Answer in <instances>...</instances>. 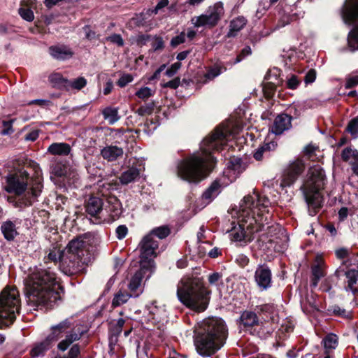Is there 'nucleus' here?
I'll return each mask as SVG.
<instances>
[{
	"label": "nucleus",
	"mask_w": 358,
	"mask_h": 358,
	"mask_svg": "<svg viewBox=\"0 0 358 358\" xmlns=\"http://www.w3.org/2000/svg\"><path fill=\"white\" fill-rule=\"evenodd\" d=\"M225 138L224 131L217 128L202 141L201 149L205 157L193 153L180 159V179L190 184L198 185L208 178L217 164V159L211 152L221 148L220 143Z\"/></svg>",
	"instance_id": "f257e3e1"
},
{
	"label": "nucleus",
	"mask_w": 358,
	"mask_h": 358,
	"mask_svg": "<svg viewBox=\"0 0 358 358\" xmlns=\"http://www.w3.org/2000/svg\"><path fill=\"white\" fill-rule=\"evenodd\" d=\"M29 299L38 304L52 306L60 299L62 287L55 273L50 268H37L24 280Z\"/></svg>",
	"instance_id": "f03ea898"
},
{
	"label": "nucleus",
	"mask_w": 358,
	"mask_h": 358,
	"mask_svg": "<svg viewBox=\"0 0 358 358\" xmlns=\"http://www.w3.org/2000/svg\"><path fill=\"white\" fill-rule=\"evenodd\" d=\"M194 334L196 352L201 356L210 357L216 353L225 343L228 329L222 318L211 317L199 323Z\"/></svg>",
	"instance_id": "7ed1b4c3"
},
{
	"label": "nucleus",
	"mask_w": 358,
	"mask_h": 358,
	"mask_svg": "<svg viewBox=\"0 0 358 358\" xmlns=\"http://www.w3.org/2000/svg\"><path fill=\"white\" fill-rule=\"evenodd\" d=\"M90 248V238L86 236L70 241L66 256L62 260V271L69 276L85 273L94 259Z\"/></svg>",
	"instance_id": "20e7f679"
},
{
	"label": "nucleus",
	"mask_w": 358,
	"mask_h": 358,
	"mask_svg": "<svg viewBox=\"0 0 358 358\" xmlns=\"http://www.w3.org/2000/svg\"><path fill=\"white\" fill-rule=\"evenodd\" d=\"M211 291L203 279L187 275L180 279V303L196 313L205 311L210 302Z\"/></svg>",
	"instance_id": "39448f33"
},
{
	"label": "nucleus",
	"mask_w": 358,
	"mask_h": 358,
	"mask_svg": "<svg viewBox=\"0 0 358 358\" xmlns=\"http://www.w3.org/2000/svg\"><path fill=\"white\" fill-rule=\"evenodd\" d=\"M30 173L20 169L7 177L6 190L10 193L21 194L26 190V206H30L41 194L43 187L41 171L36 166L34 176L29 177Z\"/></svg>",
	"instance_id": "423d86ee"
},
{
	"label": "nucleus",
	"mask_w": 358,
	"mask_h": 358,
	"mask_svg": "<svg viewBox=\"0 0 358 358\" xmlns=\"http://www.w3.org/2000/svg\"><path fill=\"white\" fill-rule=\"evenodd\" d=\"M308 174L309 178L300 189L308 206L309 215L315 216L323 206L324 197L321 191L324 188L327 178L324 170L319 166L311 167Z\"/></svg>",
	"instance_id": "0eeeda50"
},
{
	"label": "nucleus",
	"mask_w": 358,
	"mask_h": 358,
	"mask_svg": "<svg viewBox=\"0 0 358 358\" xmlns=\"http://www.w3.org/2000/svg\"><path fill=\"white\" fill-rule=\"evenodd\" d=\"M257 197L258 199L256 203V206L257 207H259L257 218L252 216L249 219V222L248 220H244L243 219L239 224L238 228L235 229L232 233L233 240L234 241H238L244 244H247L253 241L255 233L264 231V222H266V224H268V215H266L264 220V215L263 212L266 211V209L268 208V205H266L264 203L261 204V199L259 196L257 195ZM267 215H268V210H267Z\"/></svg>",
	"instance_id": "6e6552de"
},
{
	"label": "nucleus",
	"mask_w": 358,
	"mask_h": 358,
	"mask_svg": "<svg viewBox=\"0 0 358 358\" xmlns=\"http://www.w3.org/2000/svg\"><path fill=\"white\" fill-rule=\"evenodd\" d=\"M20 294L14 286L6 287L0 294V328L11 325L19 313Z\"/></svg>",
	"instance_id": "1a4fd4ad"
},
{
	"label": "nucleus",
	"mask_w": 358,
	"mask_h": 358,
	"mask_svg": "<svg viewBox=\"0 0 358 358\" xmlns=\"http://www.w3.org/2000/svg\"><path fill=\"white\" fill-rule=\"evenodd\" d=\"M345 25L352 26L347 36V45L350 51L358 50V0H345L339 10Z\"/></svg>",
	"instance_id": "9d476101"
},
{
	"label": "nucleus",
	"mask_w": 358,
	"mask_h": 358,
	"mask_svg": "<svg viewBox=\"0 0 358 358\" xmlns=\"http://www.w3.org/2000/svg\"><path fill=\"white\" fill-rule=\"evenodd\" d=\"M148 262H144L140 264V268L131 277L128 283V289L134 297H138L143 292V280H147L150 278L155 269L152 268V264Z\"/></svg>",
	"instance_id": "9b49d317"
},
{
	"label": "nucleus",
	"mask_w": 358,
	"mask_h": 358,
	"mask_svg": "<svg viewBox=\"0 0 358 358\" xmlns=\"http://www.w3.org/2000/svg\"><path fill=\"white\" fill-rule=\"evenodd\" d=\"M140 250V264L144 262H152V268L155 269V263L153 260L158 254L159 242L156 238L152 237V234L145 236L138 245Z\"/></svg>",
	"instance_id": "f8f14e48"
},
{
	"label": "nucleus",
	"mask_w": 358,
	"mask_h": 358,
	"mask_svg": "<svg viewBox=\"0 0 358 358\" xmlns=\"http://www.w3.org/2000/svg\"><path fill=\"white\" fill-rule=\"evenodd\" d=\"M304 169L305 164L301 159H296L290 163L284 170L280 182V187L282 188L290 187L302 174Z\"/></svg>",
	"instance_id": "ddd939ff"
},
{
	"label": "nucleus",
	"mask_w": 358,
	"mask_h": 358,
	"mask_svg": "<svg viewBox=\"0 0 358 358\" xmlns=\"http://www.w3.org/2000/svg\"><path fill=\"white\" fill-rule=\"evenodd\" d=\"M272 271L266 263L257 266L254 275L255 282L260 291H266L273 286Z\"/></svg>",
	"instance_id": "4468645a"
},
{
	"label": "nucleus",
	"mask_w": 358,
	"mask_h": 358,
	"mask_svg": "<svg viewBox=\"0 0 358 358\" xmlns=\"http://www.w3.org/2000/svg\"><path fill=\"white\" fill-rule=\"evenodd\" d=\"M224 13V7L222 2L216 3L209 15L202 14L196 18L194 26L197 27L209 26L213 27L218 23L222 15Z\"/></svg>",
	"instance_id": "2eb2a0df"
},
{
	"label": "nucleus",
	"mask_w": 358,
	"mask_h": 358,
	"mask_svg": "<svg viewBox=\"0 0 358 358\" xmlns=\"http://www.w3.org/2000/svg\"><path fill=\"white\" fill-rule=\"evenodd\" d=\"M334 275L337 278L345 276V289L346 291H350L354 294L358 293V270L357 269H348L338 268Z\"/></svg>",
	"instance_id": "dca6fc26"
},
{
	"label": "nucleus",
	"mask_w": 358,
	"mask_h": 358,
	"mask_svg": "<svg viewBox=\"0 0 358 358\" xmlns=\"http://www.w3.org/2000/svg\"><path fill=\"white\" fill-rule=\"evenodd\" d=\"M259 319L257 314L252 310H243L237 320V324L241 329L249 331L253 327L259 325Z\"/></svg>",
	"instance_id": "f3484780"
},
{
	"label": "nucleus",
	"mask_w": 358,
	"mask_h": 358,
	"mask_svg": "<svg viewBox=\"0 0 358 358\" xmlns=\"http://www.w3.org/2000/svg\"><path fill=\"white\" fill-rule=\"evenodd\" d=\"M292 117L287 113L278 115L270 128V131L275 135H280L292 127Z\"/></svg>",
	"instance_id": "a211bd4d"
},
{
	"label": "nucleus",
	"mask_w": 358,
	"mask_h": 358,
	"mask_svg": "<svg viewBox=\"0 0 358 358\" xmlns=\"http://www.w3.org/2000/svg\"><path fill=\"white\" fill-rule=\"evenodd\" d=\"M83 334L84 331L81 329L80 326L73 327L71 331L66 333L65 338L58 343V349L65 351L73 342L80 340Z\"/></svg>",
	"instance_id": "6ab92c4d"
},
{
	"label": "nucleus",
	"mask_w": 358,
	"mask_h": 358,
	"mask_svg": "<svg viewBox=\"0 0 358 358\" xmlns=\"http://www.w3.org/2000/svg\"><path fill=\"white\" fill-rule=\"evenodd\" d=\"M227 69V66H224L222 62H216L213 66H210L207 69L206 72L201 78L200 83L202 84H206L209 81L213 80L223 72L226 71Z\"/></svg>",
	"instance_id": "aec40b11"
},
{
	"label": "nucleus",
	"mask_w": 358,
	"mask_h": 358,
	"mask_svg": "<svg viewBox=\"0 0 358 358\" xmlns=\"http://www.w3.org/2000/svg\"><path fill=\"white\" fill-rule=\"evenodd\" d=\"M50 55L57 60H65L73 55L72 50L65 45H52L49 48Z\"/></svg>",
	"instance_id": "412c9836"
},
{
	"label": "nucleus",
	"mask_w": 358,
	"mask_h": 358,
	"mask_svg": "<svg viewBox=\"0 0 358 358\" xmlns=\"http://www.w3.org/2000/svg\"><path fill=\"white\" fill-rule=\"evenodd\" d=\"M71 327V324L70 321L68 319L64 320L58 324L51 327V332L47 338L54 344V343L58 341L62 336L63 334L66 332L67 329H70Z\"/></svg>",
	"instance_id": "4be33fe9"
},
{
	"label": "nucleus",
	"mask_w": 358,
	"mask_h": 358,
	"mask_svg": "<svg viewBox=\"0 0 358 358\" xmlns=\"http://www.w3.org/2000/svg\"><path fill=\"white\" fill-rule=\"evenodd\" d=\"M123 153L122 148L112 145L103 147L100 151L101 157L108 162L116 161L122 157Z\"/></svg>",
	"instance_id": "5701e85b"
},
{
	"label": "nucleus",
	"mask_w": 358,
	"mask_h": 358,
	"mask_svg": "<svg viewBox=\"0 0 358 358\" xmlns=\"http://www.w3.org/2000/svg\"><path fill=\"white\" fill-rule=\"evenodd\" d=\"M103 200L98 196H91L85 203L86 212L92 216L98 215L103 210Z\"/></svg>",
	"instance_id": "b1692460"
},
{
	"label": "nucleus",
	"mask_w": 358,
	"mask_h": 358,
	"mask_svg": "<svg viewBox=\"0 0 358 358\" xmlns=\"http://www.w3.org/2000/svg\"><path fill=\"white\" fill-rule=\"evenodd\" d=\"M71 151V147L66 143H53L49 145L47 153L51 155L67 156Z\"/></svg>",
	"instance_id": "393cba45"
},
{
	"label": "nucleus",
	"mask_w": 358,
	"mask_h": 358,
	"mask_svg": "<svg viewBox=\"0 0 358 358\" xmlns=\"http://www.w3.org/2000/svg\"><path fill=\"white\" fill-rule=\"evenodd\" d=\"M53 344L50 341V340L46 337V338L38 343H36L32 348L30 355L31 357H38L40 356L44 355L45 352L48 350Z\"/></svg>",
	"instance_id": "a878e982"
},
{
	"label": "nucleus",
	"mask_w": 358,
	"mask_h": 358,
	"mask_svg": "<svg viewBox=\"0 0 358 358\" xmlns=\"http://www.w3.org/2000/svg\"><path fill=\"white\" fill-rule=\"evenodd\" d=\"M247 20L243 16H238L230 22L229 31L227 33L228 37L236 36L238 31H240L246 24Z\"/></svg>",
	"instance_id": "bb28decb"
},
{
	"label": "nucleus",
	"mask_w": 358,
	"mask_h": 358,
	"mask_svg": "<svg viewBox=\"0 0 358 358\" xmlns=\"http://www.w3.org/2000/svg\"><path fill=\"white\" fill-rule=\"evenodd\" d=\"M221 192V185L220 180H215L204 191L202 198L205 200L212 201Z\"/></svg>",
	"instance_id": "cd10ccee"
},
{
	"label": "nucleus",
	"mask_w": 358,
	"mask_h": 358,
	"mask_svg": "<svg viewBox=\"0 0 358 358\" xmlns=\"http://www.w3.org/2000/svg\"><path fill=\"white\" fill-rule=\"evenodd\" d=\"M140 176L139 170L136 167H131L128 170L124 171L119 179L122 185H128L134 182Z\"/></svg>",
	"instance_id": "c85d7f7f"
},
{
	"label": "nucleus",
	"mask_w": 358,
	"mask_h": 358,
	"mask_svg": "<svg viewBox=\"0 0 358 358\" xmlns=\"http://www.w3.org/2000/svg\"><path fill=\"white\" fill-rule=\"evenodd\" d=\"M325 275L322 265L320 263L314 264L311 267L310 287H316L320 279Z\"/></svg>",
	"instance_id": "c756f323"
},
{
	"label": "nucleus",
	"mask_w": 358,
	"mask_h": 358,
	"mask_svg": "<svg viewBox=\"0 0 358 358\" xmlns=\"http://www.w3.org/2000/svg\"><path fill=\"white\" fill-rule=\"evenodd\" d=\"M1 230L5 238L8 241L14 239L17 234L15 223L10 220L4 222L1 227Z\"/></svg>",
	"instance_id": "7c9ffc66"
},
{
	"label": "nucleus",
	"mask_w": 358,
	"mask_h": 358,
	"mask_svg": "<svg viewBox=\"0 0 358 358\" xmlns=\"http://www.w3.org/2000/svg\"><path fill=\"white\" fill-rule=\"evenodd\" d=\"M324 352H331L338 345V337L334 333L327 334L322 339Z\"/></svg>",
	"instance_id": "2f4dec72"
},
{
	"label": "nucleus",
	"mask_w": 358,
	"mask_h": 358,
	"mask_svg": "<svg viewBox=\"0 0 358 358\" xmlns=\"http://www.w3.org/2000/svg\"><path fill=\"white\" fill-rule=\"evenodd\" d=\"M131 297H134V295L131 294V292L123 289H120L115 295L112 301V306L113 307L120 306L127 303L129 299Z\"/></svg>",
	"instance_id": "473e14b6"
},
{
	"label": "nucleus",
	"mask_w": 358,
	"mask_h": 358,
	"mask_svg": "<svg viewBox=\"0 0 358 358\" xmlns=\"http://www.w3.org/2000/svg\"><path fill=\"white\" fill-rule=\"evenodd\" d=\"M255 200L254 197L251 195H247L243 197L240 203V210L243 213H246V215H250V213L253 214L255 212L253 210V208H255Z\"/></svg>",
	"instance_id": "72a5a7b5"
},
{
	"label": "nucleus",
	"mask_w": 358,
	"mask_h": 358,
	"mask_svg": "<svg viewBox=\"0 0 358 358\" xmlns=\"http://www.w3.org/2000/svg\"><path fill=\"white\" fill-rule=\"evenodd\" d=\"M102 114L104 119L108 120L110 124H115L120 119L117 108L107 107L103 109Z\"/></svg>",
	"instance_id": "f704fd0d"
},
{
	"label": "nucleus",
	"mask_w": 358,
	"mask_h": 358,
	"mask_svg": "<svg viewBox=\"0 0 358 358\" xmlns=\"http://www.w3.org/2000/svg\"><path fill=\"white\" fill-rule=\"evenodd\" d=\"M227 167L238 173L243 172L245 169V166L243 163L241 157L232 156L229 158Z\"/></svg>",
	"instance_id": "c9c22d12"
},
{
	"label": "nucleus",
	"mask_w": 358,
	"mask_h": 358,
	"mask_svg": "<svg viewBox=\"0 0 358 358\" xmlns=\"http://www.w3.org/2000/svg\"><path fill=\"white\" fill-rule=\"evenodd\" d=\"M327 310V314L331 316H336L342 318L350 317L349 313L345 308H342L336 304L329 306Z\"/></svg>",
	"instance_id": "e433bc0d"
},
{
	"label": "nucleus",
	"mask_w": 358,
	"mask_h": 358,
	"mask_svg": "<svg viewBox=\"0 0 358 358\" xmlns=\"http://www.w3.org/2000/svg\"><path fill=\"white\" fill-rule=\"evenodd\" d=\"M50 82L57 87H64L66 89L68 80L59 73H53L49 76Z\"/></svg>",
	"instance_id": "4c0bfd02"
},
{
	"label": "nucleus",
	"mask_w": 358,
	"mask_h": 358,
	"mask_svg": "<svg viewBox=\"0 0 358 358\" xmlns=\"http://www.w3.org/2000/svg\"><path fill=\"white\" fill-rule=\"evenodd\" d=\"M87 85V80L84 77H79L73 80H69L67 83L66 90H80Z\"/></svg>",
	"instance_id": "58836bf2"
},
{
	"label": "nucleus",
	"mask_w": 358,
	"mask_h": 358,
	"mask_svg": "<svg viewBox=\"0 0 358 358\" xmlns=\"http://www.w3.org/2000/svg\"><path fill=\"white\" fill-rule=\"evenodd\" d=\"M262 91L264 96L267 99L270 100L273 99L276 92V85L272 82H266L264 83L262 87Z\"/></svg>",
	"instance_id": "ea45409f"
},
{
	"label": "nucleus",
	"mask_w": 358,
	"mask_h": 358,
	"mask_svg": "<svg viewBox=\"0 0 358 358\" xmlns=\"http://www.w3.org/2000/svg\"><path fill=\"white\" fill-rule=\"evenodd\" d=\"M252 54V50L250 46H245L240 52L237 55L236 57L234 60H231L227 62L228 64L233 66L243 60L246 57Z\"/></svg>",
	"instance_id": "a19ab883"
},
{
	"label": "nucleus",
	"mask_w": 358,
	"mask_h": 358,
	"mask_svg": "<svg viewBox=\"0 0 358 358\" xmlns=\"http://www.w3.org/2000/svg\"><path fill=\"white\" fill-rule=\"evenodd\" d=\"M170 229L167 226H161L153 229L148 234H152V237L163 239L166 238L170 234Z\"/></svg>",
	"instance_id": "79ce46f5"
},
{
	"label": "nucleus",
	"mask_w": 358,
	"mask_h": 358,
	"mask_svg": "<svg viewBox=\"0 0 358 358\" xmlns=\"http://www.w3.org/2000/svg\"><path fill=\"white\" fill-rule=\"evenodd\" d=\"M155 103L154 101H151L149 103H146L144 105L139 107L136 113H137L140 116H145L151 115L155 109Z\"/></svg>",
	"instance_id": "37998d69"
},
{
	"label": "nucleus",
	"mask_w": 358,
	"mask_h": 358,
	"mask_svg": "<svg viewBox=\"0 0 358 358\" xmlns=\"http://www.w3.org/2000/svg\"><path fill=\"white\" fill-rule=\"evenodd\" d=\"M301 83V79L295 74H290L286 78L285 86L290 90H296Z\"/></svg>",
	"instance_id": "c03bdc74"
},
{
	"label": "nucleus",
	"mask_w": 358,
	"mask_h": 358,
	"mask_svg": "<svg viewBox=\"0 0 358 358\" xmlns=\"http://www.w3.org/2000/svg\"><path fill=\"white\" fill-rule=\"evenodd\" d=\"M272 146L274 147V145L272 144ZM271 149V143H265L263 145L259 147L255 152L253 155L254 158L257 161H261L263 158L264 154H267L270 152Z\"/></svg>",
	"instance_id": "a18cd8bd"
},
{
	"label": "nucleus",
	"mask_w": 358,
	"mask_h": 358,
	"mask_svg": "<svg viewBox=\"0 0 358 358\" xmlns=\"http://www.w3.org/2000/svg\"><path fill=\"white\" fill-rule=\"evenodd\" d=\"M222 273L219 272H213L208 276V281L210 285L218 286L222 285Z\"/></svg>",
	"instance_id": "49530a36"
},
{
	"label": "nucleus",
	"mask_w": 358,
	"mask_h": 358,
	"mask_svg": "<svg viewBox=\"0 0 358 358\" xmlns=\"http://www.w3.org/2000/svg\"><path fill=\"white\" fill-rule=\"evenodd\" d=\"M154 91L152 90L148 87H143L139 89L136 93L135 95L138 96L139 99L145 101L149 99L150 96H153Z\"/></svg>",
	"instance_id": "de8ad7c7"
},
{
	"label": "nucleus",
	"mask_w": 358,
	"mask_h": 358,
	"mask_svg": "<svg viewBox=\"0 0 358 358\" xmlns=\"http://www.w3.org/2000/svg\"><path fill=\"white\" fill-rule=\"evenodd\" d=\"M18 13L22 19L28 22H31L34 18L33 11L29 8L22 6L19 8Z\"/></svg>",
	"instance_id": "09e8293b"
},
{
	"label": "nucleus",
	"mask_w": 358,
	"mask_h": 358,
	"mask_svg": "<svg viewBox=\"0 0 358 358\" xmlns=\"http://www.w3.org/2000/svg\"><path fill=\"white\" fill-rule=\"evenodd\" d=\"M346 131L352 136H355L358 134V116L352 118L348 122Z\"/></svg>",
	"instance_id": "8fccbe9b"
},
{
	"label": "nucleus",
	"mask_w": 358,
	"mask_h": 358,
	"mask_svg": "<svg viewBox=\"0 0 358 358\" xmlns=\"http://www.w3.org/2000/svg\"><path fill=\"white\" fill-rule=\"evenodd\" d=\"M256 310L258 313L273 314L275 310V306L273 303H265L256 306Z\"/></svg>",
	"instance_id": "3c124183"
},
{
	"label": "nucleus",
	"mask_w": 358,
	"mask_h": 358,
	"mask_svg": "<svg viewBox=\"0 0 358 358\" xmlns=\"http://www.w3.org/2000/svg\"><path fill=\"white\" fill-rule=\"evenodd\" d=\"M169 3V0H160L157 4L156 5V6L155 7V8L153 9H149L148 10V13L149 15H157L159 11H160L162 9H163L164 8L168 6Z\"/></svg>",
	"instance_id": "603ef678"
},
{
	"label": "nucleus",
	"mask_w": 358,
	"mask_h": 358,
	"mask_svg": "<svg viewBox=\"0 0 358 358\" xmlns=\"http://www.w3.org/2000/svg\"><path fill=\"white\" fill-rule=\"evenodd\" d=\"M235 262L242 268H245L250 263L249 257L244 254H239L236 256Z\"/></svg>",
	"instance_id": "864d4df0"
},
{
	"label": "nucleus",
	"mask_w": 358,
	"mask_h": 358,
	"mask_svg": "<svg viewBox=\"0 0 358 358\" xmlns=\"http://www.w3.org/2000/svg\"><path fill=\"white\" fill-rule=\"evenodd\" d=\"M14 120H11L9 121H3V129L1 131L2 135H9L13 133L14 130L13 129V123Z\"/></svg>",
	"instance_id": "5fc2aeb1"
},
{
	"label": "nucleus",
	"mask_w": 358,
	"mask_h": 358,
	"mask_svg": "<svg viewBox=\"0 0 358 358\" xmlns=\"http://www.w3.org/2000/svg\"><path fill=\"white\" fill-rule=\"evenodd\" d=\"M205 0H187L184 3L180 4V11H187L191 6H197Z\"/></svg>",
	"instance_id": "6e6d98bb"
},
{
	"label": "nucleus",
	"mask_w": 358,
	"mask_h": 358,
	"mask_svg": "<svg viewBox=\"0 0 358 358\" xmlns=\"http://www.w3.org/2000/svg\"><path fill=\"white\" fill-rule=\"evenodd\" d=\"M133 76L129 73L123 74L117 81V85L120 87H124L129 83L133 81Z\"/></svg>",
	"instance_id": "4d7b16f0"
},
{
	"label": "nucleus",
	"mask_w": 358,
	"mask_h": 358,
	"mask_svg": "<svg viewBox=\"0 0 358 358\" xmlns=\"http://www.w3.org/2000/svg\"><path fill=\"white\" fill-rule=\"evenodd\" d=\"M317 72L315 69H311L306 73L304 82L306 85L313 83L316 79Z\"/></svg>",
	"instance_id": "13d9d810"
},
{
	"label": "nucleus",
	"mask_w": 358,
	"mask_h": 358,
	"mask_svg": "<svg viewBox=\"0 0 358 358\" xmlns=\"http://www.w3.org/2000/svg\"><path fill=\"white\" fill-rule=\"evenodd\" d=\"M358 85V75L350 76L346 78L345 87L346 89H352Z\"/></svg>",
	"instance_id": "bf43d9fd"
},
{
	"label": "nucleus",
	"mask_w": 358,
	"mask_h": 358,
	"mask_svg": "<svg viewBox=\"0 0 358 358\" xmlns=\"http://www.w3.org/2000/svg\"><path fill=\"white\" fill-rule=\"evenodd\" d=\"M115 233L117 238L119 240H122L127 236L128 229L125 225H120L116 228Z\"/></svg>",
	"instance_id": "052dcab7"
},
{
	"label": "nucleus",
	"mask_w": 358,
	"mask_h": 358,
	"mask_svg": "<svg viewBox=\"0 0 358 358\" xmlns=\"http://www.w3.org/2000/svg\"><path fill=\"white\" fill-rule=\"evenodd\" d=\"M124 323H125V320L124 319L120 318L117 320L115 324L113 327V334L115 336H117L121 334L122 327H123Z\"/></svg>",
	"instance_id": "680f3d73"
},
{
	"label": "nucleus",
	"mask_w": 358,
	"mask_h": 358,
	"mask_svg": "<svg viewBox=\"0 0 358 358\" xmlns=\"http://www.w3.org/2000/svg\"><path fill=\"white\" fill-rule=\"evenodd\" d=\"M151 45L155 51L162 50L164 48V41L161 37H155L152 38Z\"/></svg>",
	"instance_id": "e2e57ef3"
},
{
	"label": "nucleus",
	"mask_w": 358,
	"mask_h": 358,
	"mask_svg": "<svg viewBox=\"0 0 358 358\" xmlns=\"http://www.w3.org/2000/svg\"><path fill=\"white\" fill-rule=\"evenodd\" d=\"M336 256L339 259H345L348 258L350 255L349 250L345 248H341L335 251Z\"/></svg>",
	"instance_id": "0e129e2a"
},
{
	"label": "nucleus",
	"mask_w": 358,
	"mask_h": 358,
	"mask_svg": "<svg viewBox=\"0 0 358 358\" xmlns=\"http://www.w3.org/2000/svg\"><path fill=\"white\" fill-rule=\"evenodd\" d=\"M162 86L165 88L176 90L179 87V78L176 77L170 81L162 83Z\"/></svg>",
	"instance_id": "69168bd1"
},
{
	"label": "nucleus",
	"mask_w": 358,
	"mask_h": 358,
	"mask_svg": "<svg viewBox=\"0 0 358 358\" xmlns=\"http://www.w3.org/2000/svg\"><path fill=\"white\" fill-rule=\"evenodd\" d=\"M80 355V346L78 344L73 345L68 352L67 358H78Z\"/></svg>",
	"instance_id": "338daca9"
},
{
	"label": "nucleus",
	"mask_w": 358,
	"mask_h": 358,
	"mask_svg": "<svg viewBox=\"0 0 358 358\" xmlns=\"http://www.w3.org/2000/svg\"><path fill=\"white\" fill-rule=\"evenodd\" d=\"M179 70V62H175L173 64L169 69H168L166 72L165 75L167 76L169 78H171L174 76L178 71Z\"/></svg>",
	"instance_id": "774afa93"
}]
</instances>
